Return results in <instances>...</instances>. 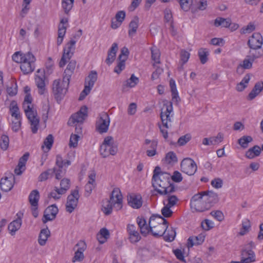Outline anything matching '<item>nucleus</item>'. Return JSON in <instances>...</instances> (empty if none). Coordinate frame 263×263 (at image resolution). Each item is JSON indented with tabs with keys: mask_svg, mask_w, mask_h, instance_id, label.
I'll list each match as a JSON object with an SVG mask.
<instances>
[{
	"mask_svg": "<svg viewBox=\"0 0 263 263\" xmlns=\"http://www.w3.org/2000/svg\"><path fill=\"white\" fill-rule=\"evenodd\" d=\"M170 86L172 92V100L176 101L177 103L179 102V101H180V98L178 96V93L176 88L175 82L174 80H170Z\"/></svg>",
	"mask_w": 263,
	"mask_h": 263,
	"instance_id": "obj_39",
	"label": "nucleus"
},
{
	"mask_svg": "<svg viewBox=\"0 0 263 263\" xmlns=\"http://www.w3.org/2000/svg\"><path fill=\"white\" fill-rule=\"evenodd\" d=\"M213 224L214 223L209 219H205L201 223V227L205 231H208L213 228L214 227Z\"/></svg>",
	"mask_w": 263,
	"mask_h": 263,
	"instance_id": "obj_64",
	"label": "nucleus"
},
{
	"mask_svg": "<svg viewBox=\"0 0 263 263\" xmlns=\"http://www.w3.org/2000/svg\"><path fill=\"white\" fill-rule=\"evenodd\" d=\"M139 18L136 16L134 19L130 22L129 24L128 35L129 36H132L135 34L138 28Z\"/></svg>",
	"mask_w": 263,
	"mask_h": 263,
	"instance_id": "obj_37",
	"label": "nucleus"
},
{
	"mask_svg": "<svg viewBox=\"0 0 263 263\" xmlns=\"http://www.w3.org/2000/svg\"><path fill=\"white\" fill-rule=\"evenodd\" d=\"M263 90V82H257L248 96V100H252Z\"/></svg>",
	"mask_w": 263,
	"mask_h": 263,
	"instance_id": "obj_26",
	"label": "nucleus"
},
{
	"mask_svg": "<svg viewBox=\"0 0 263 263\" xmlns=\"http://www.w3.org/2000/svg\"><path fill=\"white\" fill-rule=\"evenodd\" d=\"M167 199L163 201V204L170 207H173L175 205L178 201V199L175 195H171L170 194L166 195Z\"/></svg>",
	"mask_w": 263,
	"mask_h": 263,
	"instance_id": "obj_46",
	"label": "nucleus"
},
{
	"mask_svg": "<svg viewBox=\"0 0 263 263\" xmlns=\"http://www.w3.org/2000/svg\"><path fill=\"white\" fill-rule=\"evenodd\" d=\"M118 49V44L116 43H113L111 47L108 51L107 57L105 61L108 65L111 64L114 61Z\"/></svg>",
	"mask_w": 263,
	"mask_h": 263,
	"instance_id": "obj_27",
	"label": "nucleus"
},
{
	"mask_svg": "<svg viewBox=\"0 0 263 263\" xmlns=\"http://www.w3.org/2000/svg\"><path fill=\"white\" fill-rule=\"evenodd\" d=\"M50 232L48 228L42 229L40 233L38 242L42 246H44L48 239V238L50 236Z\"/></svg>",
	"mask_w": 263,
	"mask_h": 263,
	"instance_id": "obj_34",
	"label": "nucleus"
},
{
	"mask_svg": "<svg viewBox=\"0 0 263 263\" xmlns=\"http://www.w3.org/2000/svg\"><path fill=\"white\" fill-rule=\"evenodd\" d=\"M109 236V232L106 228H102L100 230L99 233L97 235V239L100 243H104Z\"/></svg>",
	"mask_w": 263,
	"mask_h": 263,
	"instance_id": "obj_41",
	"label": "nucleus"
},
{
	"mask_svg": "<svg viewBox=\"0 0 263 263\" xmlns=\"http://www.w3.org/2000/svg\"><path fill=\"white\" fill-rule=\"evenodd\" d=\"M248 45L252 49H257L261 47L263 44V39L259 33H254L250 37L248 41Z\"/></svg>",
	"mask_w": 263,
	"mask_h": 263,
	"instance_id": "obj_19",
	"label": "nucleus"
},
{
	"mask_svg": "<svg viewBox=\"0 0 263 263\" xmlns=\"http://www.w3.org/2000/svg\"><path fill=\"white\" fill-rule=\"evenodd\" d=\"M69 80H66L63 77V81L55 80L52 84V92L56 99L61 98L66 93L69 84Z\"/></svg>",
	"mask_w": 263,
	"mask_h": 263,
	"instance_id": "obj_6",
	"label": "nucleus"
},
{
	"mask_svg": "<svg viewBox=\"0 0 263 263\" xmlns=\"http://www.w3.org/2000/svg\"><path fill=\"white\" fill-rule=\"evenodd\" d=\"M165 160L168 163L176 162L177 161V158L174 152H170L166 154L165 156Z\"/></svg>",
	"mask_w": 263,
	"mask_h": 263,
	"instance_id": "obj_62",
	"label": "nucleus"
},
{
	"mask_svg": "<svg viewBox=\"0 0 263 263\" xmlns=\"http://www.w3.org/2000/svg\"><path fill=\"white\" fill-rule=\"evenodd\" d=\"M197 9L194 8L193 7L191 8V11L193 13H195L198 10H204L206 9L208 3L206 0H199L197 3Z\"/></svg>",
	"mask_w": 263,
	"mask_h": 263,
	"instance_id": "obj_55",
	"label": "nucleus"
},
{
	"mask_svg": "<svg viewBox=\"0 0 263 263\" xmlns=\"http://www.w3.org/2000/svg\"><path fill=\"white\" fill-rule=\"evenodd\" d=\"M24 56H25V53L17 51L12 55V59L15 62L21 64L24 58Z\"/></svg>",
	"mask_w": 263,
	"mask_h": 263,
	"instance_id": "obj_59",
	"label": "nucleus"
},
{
	"mask_svg": "<svg viewBox=\"0 0 263 263\" xmlns=\"http://www.w3.org/2000/svg\"><path fill=\"white\" fill-rule=\"evenodd\" d=\"M76 64L77 62L74 60H71L68 63L66 69L65 70L63 76L66 80H70L71 76L75 70Z\"/></svg>",
	"mask_w": 263,
	"mask_h": 263,
	"instance_id": "obj_28",
	"label": "nucleus"
},
{
	"mask_svg": "<svg viewBox=\"0 0 263 263\" xmlns=\"http://www.w3.org/2000/svg\"><path fill=\"white\" fill-rule=\"evenodd\" d=\"M181 171L188 175H194L197 171V167L195 162L192 159L186 158L181 163Z\"/></svg>",
	"mask_w": 263,
	"mask_h": 263,
	"instance_id": "obj_12",
	"label": "nucleus"
},
{
	"mask_svg": "<svg viewBox=\"0 0 263 263\" xmlns=\"http://www.w3.org/2000/svg\"><path fill=\"white\" fill-rule=\"evenodd\" d=\"M137 222L140 230V232L143 235L146 236L149 233V225L146 224L144 219L138 217L137 218Z\"/></svg>",
	"mask_w": 263,
	"mask_h": 263,
	"instance_id": "obj_31",
	"label": "nucleus"
},
{
	"mask_svg": "<svg viewBox=\"0 0 263 263\" xmlns=\"http://www.w3.org/2000/svg\"><path fill=\"white\" fill-rule=\"evenodd\" d=\"M254 253L251 250H243L241 255V260L240 261H231V263H249L254 261Z\"/></svg>",
	"mask_w": 263,
	"mask_h": 263,
	"instance_id": "obj_22",
	"label": "nucleus"
},
{
	"mask_svg": "<svg viewBox=\"0 0 263 263\" xmlns=\"http://www.w3.org/2000/svg\"><path fill=\"white\" fill-rule=\"evenodd\" d=\"M79 138L80 136L78 134H71L69 140V146L70 147H76L78 145Z\"/></svg>",
	"mask_w": 263,
	"mask_h": 263,
	"instance_id": "obj_61",
	"label": "nucleus"
},
{
	"mask_svg": "<svg viewBox=\"0 0 263 263\" xmlns=\"http://www.w3.org/2000/svg\"><path fill=\"white\" fill-rule=\"evenodd\" d=\"M190 54L189 52L184 50H181L180 51V60L182 63V65L179 68L180 69H183V65L186 63L190 58Z\"/></svg>",
	"mask_w": 263,
	"mask_h": 263,
	"instance_id": "obj_52",
	"label": "nucleus"
},
{
	"mask_svg": "<svg viewBox=\"0 0 263 263\" xmlns=\"http://www.w3.org/2000/svg\"><path fill=\"white\" fill-rule=\"evenodd\" d=\"M128 204L134 209H139L142 205V197L140 195L132 194L127 196Z\"/></svg>",
	"mask_w": 263,
	"mask_h": 263,
	"instance_id": "obj_21",
	"label": "nucleus"
},
{
	"mask_svg": "<svg viewBox=\"0 0 263 263\" xmlns=\"http://www.w3.org/2000/svg\"><path fill=\"white\" fill-rule=\"evenodd\" d=\"M22 62L20 68L24 74H26L32 72L35 68V57L30 52L25 53V56Z\"/></svg>",
	"mask_w": 263,
	"mask_h": 263,
	"instance_id": "obj_8",
	"label": "nucleus"
},
{
	"mask_svg": "<svg viewBox=\"0 0 263 263\" xmlns=\"http://www.w3.org/2000/svg\"><path fill=\"white\" fill-rule=\"evenodd\" d=\"M108 200L111 202L116 210L118 211L122 209L123 198L119 189L115 188L112 190L110 198Z\"/></svg>",
	"mask_w": 263,
	"mask_h": 263,
	"instance_id": "obj_13",
	"label": "nucleus"
},
{
	"mask_svg": "<svg viewBox=\"0 0 263 263\" xmlns=\"http://www.w3.org/2000/svg\"><path fill=\"white\" fill-rule=\"evenodd\" d=\"M118 150V144L111 136L106 137L100 148V154L103 158L115 155Z\"/></svg>",
	"mask_w": 263,
	"mask_h": 263,
	"instance_id": "obj_4",
	"label": "nucleus"
},
{
	"mask_svg": "<svg viewBox=\"0 0 263 263\" xmlns=\"http://www.w3.org/2000/svg\"><path fill=\"white\" fill-rule=\"evenodd\" d=\"M261 152L260 148L257 145L254 146L250 148L246 153V156L249 159H252L260 155Z\"/></svg>",
	"mask_w": 263,
	"mask_h": 263,
	"instance_id": "obj_36",
	"label": "nucleus"
},
{
	"mask_svg": "<svg viewBox=\"0 0 263 263\" xmlns=\"http://www.w3.org/2000/svg\"><path fill=\"white\" fill-rule=\"evenodd\" d=\"M10 110L12 117H14L15 120H21L19 108L15 101H12L11 103Z\"/></svg>",
	"mask_w": 263,
	"mask_h": 263,
	"instance_id": "obj_42",
	"label": "nucleus"
},
{
	"mask_svg": "<svg viewBox=\"0 0 263 263\" xmlns=\"http://www.w3.org/2000/svg\"><path fill=\"white\" fill-rule=\"evenodd\" d=\"M87 116V107L86 106H82L80 110L77 112L73 114L69 120L68 124L70 125H72L73 124L76 123H83L84 120Z\"/></svg>",
	"mask_w": 263,
	"mask_h": 263,
	"instance_id": "obj_14",
	"label": "nucleus"
},
{
	"mask_svg": "<svg viewBox=\"0 0 263 263\" xmlns=\"http://www.w3.org/2000/svg\"><path fill=\"white\" fill-rule=\"evenodd\" d=\"M119 62H118L117 66L114 69V72L119 74L124 68L125 67V62L126 61V58H123V59L119 60Z\"/></svg>",
	"mask_w": 263,
	"mask_h": 263,
	"instance_id": "obj_60",
	"label": "nucleus"
},
{
	"mask_svg": "<svg viewBox=\"0 0 263 263\" xmlns=\"http://www.w3.org/2000/svg\"><path fill=\"white\" fill-rule=\"evenodd\" d=\"M110 124L109 115L105 112H101L96 122V128L100 133H106Z\"/></svg>",
	"mask_w": 263,
	"mask_h": 263,
	"instance_id": "obj_10",
	"label": "nucleus"
},
{
	"mask_svg": "<svg viewBox=\"0 0 263 263\" xmlns=\"http://www.w3.org/2000/svg\"><path fill=\"white\" fill-rule=\"evenodd\" d=\"M173 115L172 102L168 101L164 102L160 113V118L163 126L166 128H169L171 127V123L172 121Z\"/></svg>",
	"mask_w": 263,
	"mask_h": 263,
	"instance_id": "obj_5",
	"label": "nucleus"
},
{
	"mask_svg": "<svg viewBox=\"0 0 263 263\" xmlns=\"http://www.w3.org/2000/svg\"><path fill=\"white\" fill-rule=\"evenodd\" d=\"M208 55L209 52L206 49L201 48L199 50L198 56L202 64H205L207 62Z\"/></svg>",
	"mask_w": 263,
	"mask_h": 263,
	"instance_id": "obj_51",
	"label": "nucleus"
},
{
	"mask_svg": "<svg viewBox=\"0 0 263 263\" xmlns=\"http://www.w3.org/2000/svg\"><path fill=\"white\" fill-rule=\"evenodd\" d=\"M29 154L26 153L20 158L18 165L14 170V173L17 175H21L25 170V164L28 159Z\"/></svg>",
	"mask_w": 263,
	"mask_h": 263,
	"instance_id": "obj_23",
	"label": "nucleus"
},
{
	"mask_svg": "<svg viewBox=\"0 0 263 263\" xmlns=\"http://www.w3.org/2000/svg\"><path fill=\"white\" fill-rule=\"evenodd\" d=\"M151 50L152 60L157 64L160 63V52L159 50L156 47H152Z\"/></svg>",
	"mask_w": 263,
	"mask_h": 263,
	"instance_id": "obj_49",
	"label": "nucleus"
},
{
	"mask_svg": "<svg viewBox=\"0 0 263 263\" xmlns=\"http://www.w3.org/2000/svg\"><path fill=\"white\" fill-rule=\"evenodd\" d=\"M80 197L79 191L77 189L72 190L67 198L66 210L67 212L72 213L77 206Z\"/></svg>",
	"mask_w": 263,
	"mask_h": 263,
	"instance_id": "obj_11",
	"label": "nucleus"
},
{
	"mask_svg": "<svg viewBox=\"0 0 263 263\" xmlns=\"http://www.w3.org/2000/svg\"><path fill=\"white\" fill-rule=\"evenodd\" d=\"M74 0H62V6L65 13L68 14L72 9Z\"/></svg>",
	"mask_w": 263,
	"mask_h": 263,
	"instance_id": "obj_50",
	"label": "nucleus"
},
{
	"mask_svg": "<svg viewBox=\"0 0 263 263\" xmlns=\"http://www.w3.org/2000/svg\"><path fill=\"white\" fill-rule=\"evenodd\" d=\"M76 250L74 256L72 258V262H81L84 259V251L86 249V245L83 241H80L74 246L73 250Z\"/></svg>",
	"mask_w": 263,
	"mask_h": 263,
	"instance_id": "obj_16",
	"label": "nucleus"
},
{
	"mask_svg": "<svg viewBox=\"0 0 263 263\" xmlns=\"http://www.w3.org/2000/svg\"><path fill=\"white\" fill-rule=\"evenodd\" d=\"M22 225V220L20 217L11 222L8 226V230L11 235H14L16 232L17 231L21 228Z\"/></svg>",
	"mask_w": 263,
	"mask_h": 263,
	"instance_id": "obj_29",
	"label": "nucleus"
},
{
	"mask_svg": "<svg viewBox=\"0 0 263 263\" xmlns=\"http://www.w3.org/2000/svg\"><path fill=\"white\" fill-rule=\"evenodd\" d=\"M200 194L209 209L219 201L218 195L213 192H201Z\"/></svg>",
	"mask_w": 263,
	"mask_h": 263,
	"instance_id": "obj_17",
	"label": "nucleus"
},
{
	"mask_svg": "<svg viewBox=\"0 0 263 263\" xmlns=\"http://www.w3.org/2000/svg\"><path fill=\"white\" fill-rule=\"evenodd\" d=\"M9 143V137L5 135H3L1 137L0 147L3 151L7 149Z\"/></svg>",
	"mask_w": 263,
	"mask_h": 263,
	"instance_id": "obj_53",
	"label": "nucleus"
},
{
	"mask_svg": "<svg viewBox=\"0 0 263 263\" xmlns=\"http://www.w3.org/2000/svg\"><path fill=\"white\" fill-rule=\"evenodd\" d=\"M30 89L28 86L24 87V91L26 93L23 103V108L31 125V131L33 134L37 132L40 120L37 112L32 104V98L29 93Z\"/></svg>",
	"mask_w": 263,
	"mask_h": 263,
	"instance_id": "obj_2",
	"label": "nucleus"
},
{
	"mask_svg": "<svg viewBox=\"0 0 263 263\" xmlns=\"http://www.w3.org/2000/svg\"><path fill=\"white\" fill-rule=\"evenodd\" d=\"M73 52L65 48H64L63 55L59 62V66L60 67H64L66 65L68 60H69L73 56Z\"/></svg>",
	"mask_w": 263,
	"mask_h": 263,
	"instance_id": "obj_33",
	"label": "nucleus"
},
{
	"mask_svg": "<svg viewBox=\"0 0 263 263\" xmlns=\"http://www.w3.org/2000/svg\"><path fill=\"white\" fill-rule=\"evenodd\" d=\"M176 235L175 230L173 228H167L166 231H164L162 236L163 239L166 241L171 242L174 240Z\"/></svg>",
	"mask_w": 263,
	"mask_h": 263,
	"instance_id": "obj_35",
	"label": "nucleus"
},
{
	"mask_svg": "<svg viewBox=\"0 0 263 263\" xmlns=\"http://www.w3.org/2000/svg\"><path fill=\"white\" fill-rule=\"evenodd\" d=\"M59 212L58 208L55 204H52L49 206L44 211L43 218L42 219L44 223L48 221L54 220Z\"/></svg>",
	"mask_w": 263,
	"mask_h": 263,
	"instance_id": "obj_18",
	"label": "nucleus"
},
{
	"mask_svg": "<svg viewBox=\"0 0 263 263\" xmlns=\"http://www.w3.org/2000/svg\"><path fill=\"white\" fill-rule=\"evenodd\" d=\"M98 78V74L96 71L92 70L89 73L88 76L85 79V86L92 89L95 82L97 81Z\"/></svg>",
	"mask_w": 263,
	"mask_h": 263,
	"instance_id": "obj_30",
	"label": "nucleus"
},
{
	"mask_svg": "<svg viewBox=\"0 0 263 263\" xmlns=\"http://www.w3.org/2000/svg\"><path fill=\"white\" fill-rule=\"evenodd\" d=\"M139 82V79L133 74L130 78L127 80L123 84V88L124 89L125 87H134Z\"/></svg>",
	"mask_w": 263,
	"mask_h": 263,
	"instance_id": "obj_44",
	"label": "nucleus"
},
{
	"mask_svg": "<svg viewBox=\"0 0 263 263\" xmlns=\"http://www.w3.org/2000/svg\"><path fill=\"white\" fill-rule=\"evenodd\" d=\"M152 183L155 190L161 195H167L175 192V187L171 183V175L162 172L158 166L153 171Z\"/></svg>",
	"mask_w": 263,
	"mask_h": 263,
	"instance_id": "obj_1",
	"label": "nucleus"
},
{
	"mask_svg": "<svg viewBox=\"0 0 263 263\" xmlns=\"http://www.w3.org/2000/svg\"><path fill=\"white\" fill-rule=\"evenodd\" d=\"M55 164L56 166L52 169L53 175L54 174L55 178L60 180L65 175L66 172V168L63 167L64 161L61 156H57Z\"/></svg>",
	"mask_w": 263,
	"mask_h": 263,
	"instance_id": "obj_15",
	"label": "nucleus"
},
{
	"mask_svg": "<svg viewBox=\"0 0 263 263\" xmlns=\"http://www.w3.org/2000/svg\"><path fill=\"white\" fill-rule=\"evenodd\" d=\"M252 138L249 136H244L238 140V143L243 148L248 147V143L252 141Z\"/></svg>",
	"mask_w": 263,
	"mask_h": 263,
	"instance_id": "obj_56",
	"label": "nucleus"
},
{
	"mask_svg": "<svg viewBox=\"0 0 263 263\" xmlns=\"http://www.w3.org/2000/svg\"><path fill=\"white\" fill-rule=\"evenodd\" d=\"M250 80V74H246L242 79L241 81L237 85L236 87V89L238 91H242V90H243L247 87V84L249 83Z\"/></svg>",
	"mask_w": 263,
	"mask_h": 263,
	"instance_id": "obj_43",
	"label": "nucleus"
},
{
	"mask_svg": "<svg viewBox=\"0 0 263 263\" xmlns=\"http://www.w3.org/2000/svg\"><path fill=\"white\" fill-rule=\"evenodd\" d=\"M127 231L129 235V240L132 243H136L141 239V236L138 232L136 227L134 224H128Z\"/></svg>",
	"mask_w": 263,
	"mask_h": 263,
	"instance_id": "obj_20",
	"label": "nucleus"
},
{
	"mask_svg": "<svg viewBox=\"0 0 263 263\" xmlns=\"http://www.w3.org/2000/svg\"><path fill=\"white\" fill-rule=\"evenodd\" d=\"M64 194L60 189L57 186L48 194V198H53L55 200L61 198V195Z\"/></svg>",
	"mask_w": 263,
	"mask_h": 263,
	"instance_id": "obj_48",
	"label": "nucleus"
},
{
	"mask_svg": "<svg viewBox=\"0 0 263 263\" xmlns=\"http://www.w3.org/2000/svg\"><path fill=\"white\" fill-rule=\"evenodd\" d=\"M205 236V233H201L198 236L190 237L187 239L188 248L192 247L194 245L201 244L204 240Z\"/></svg>",
	"mask_w": 263,
	"mask_h": 263,
	"instance_id": "obj_24",
	"label": "nucleus"
},
{
	"mask_svg": "<svg viewBox=\"0 0 263 263\" xmlns=\"http://www.w3.org/2000/svg\"><path fill=\"white\" fill-rule=\"evenodd\" d=\"M45 79L44 73H42L41 76L36 75L35 77L36 85L39 88V93L40 95H43L46 90Z\"/></svg>",
	"mask_w": 263,
	"mask_h": 263,
	"instance_id": "obj_25",
	"label": "nucleus"
},
{
	"mask_svg": "<svg viewBox=\"0 0 263 263\" xmlns=\"http://www.w3.org/2000/svg\"><path fill=\"white\" fill-rule=\"evenodd\" d=\"M251 227L250 222L248 219H245L242 223V228L239 232L240 235H245L248 232Z\"/></svg>",
	"mask_w": 263,
	"mask_h": 263,
	"instance_id": "obj_57",
	"label": "nucleus"
},
{
	"mask_svg": "<svg viewBox=\"0 0 263 263\" xmlns=\"http://www.w3.org/2000/svg\"><path fill=\"white\" fill-rule=\"evenodd\" d=\"M149 232L155 237H161L168 228V222L160 215H152L149 220Z\"/></svg>",
	"mask_w": 263,
	"mask_h": 263,
	"instance_id": "obj_3",
	"label": "nucleus"
},
{
	"mask_svg": "<svg viewBox=\"0 0 263 263\" xmlns=\"http://www.w3.org/2000/svg\"><path fill=\"white\" fill-rule=\"evenodd\" d=\"M263 55V51L261 52L252 53L247 55L246 58L240 63L236 69V72L239 74H241L244 72V69H249L252 67L253 63L254 60L261 57Z\"/></svg>",
	"mask_w": 263,
	"mask_h": 263,
	"instance_id": "obj_7",
	"label": "nucleus"
},
{
	"mask_svg": "<svg viewBox=\"0 0 263 263\" xmlns=\"http://www.w3.org/2000/svg\"><path fill=\"white\" fill-rule=\"evenodd\" d=\"M70 181L69 179L64 178L61 180L59 189L64 194L70 189Z\"/></svg>",
	"mask_w": 263,
	"mask_h": 263,
	"instance_id": "obj_47",
	"label": "nucleus"
},
{
	"mask_svg": "<svg viewBox=\"0 0 263 263\" xmlns=\"http://www.w3.org/2000/svg\"><path fill=\"white\" fill-rule=\"evenodd\" d=\"M13 186V181L9 179L8 177L2 178L0 182V187L2 191L8 192L10 191Z\"/></svg>",
	"mask_w": 263,
	"mask_h": 263,
	"instance_id": "obj_32",
	"label": "nucleus"
},
{
	"mask_svg": "<svg viewBox=\"0 0 263 263\" xmlns=\"http://www.w3.org/2000/svg\"><path fill=\"white\" fill-rule=\"evenodd\" d=\"M193 0H180L179 3L180 7L184 11H187L192 7H191Z\"/></svg>",
	"mask_w": 263,
	"mask_h": 263,
	"instance_id": "obj_54",
	"label": "nucleus"
},
{
	"mask_svg": "<svg viewBox=\"0 0 263 263\" xmlns=\"http://www.w3.org/2000/svg\"><path fill=\"white\" fill-rule=\"evenodd\" d=\"M190 204L192 209L195 211L201 212L209 210L200 193L196 194L192 197Z\"/></svg>",
	"mask_w": 263,
	"mask_h": 263,
	"instance_id": "obj_9",
	"label": "nucleus"
},
{
	"mask_svg": "<svg viewBox=\"0 0 263 263\" xmlns=\"http://www.w3.org/2000/svg\"><path fill=\"white\" fill-rule=\"evenodd\" d=\"M40 198L39 192L37 190H33L29 196V202L31 206H37Z\"/></svg>",
	"mask_w": 263,
	"mask_h": 263,
	"instance_id": "obj_38",
	"label": "nucleus"
},
{
	"mask_svg": "<svg viewBox=\"0 0 263 263\" xmlns=\"http://www.w3.org/2000/svg\"><path fill=\"white\" fill-rule=\"evenodd\" d=\"M53 143V137L52 135L49 134L46 138L44 144L46 146V148L48 151H49L52 146Z\"/></svg>",
	"mask_w": 263,
	"mask_h": 263,
	"instance_id": "obj_63",
	"label": "nucleus"
},
{
	"mask_svg": "<svg viewBox=\"0 0 263 263\" xmlns=\"http://www.w3.org/2000/svg\"><path fill=\"white\" fill-rule=\"evenodd\" d=\"M113 206L111 202L106 199L103 201L102 211L105 215H109L112 213Z\"/></svg>",
	"mask_w": 263,
	"mask_h": 263,
	"instance_id": "obj_45",
	"label": "nucleus"
},
{
	"mask_svg": "<svg viewBox=\"0 0 263 263\" xmlns=\"http://www.w3.org/2000/svg\"><path fill=\"white\" fill-rule=\"evenodd\" d=\"M53 176V171L52 169H48L47 171L41 174L39 177L40 181H44L46 180L50 176Z\"/></svg>",
	"mask_w": 263,
	"mask_h": 263,
	"instance_id": "obj_58",
	"label": "nucleus"
},
{
	"mask_svg": "<svg viewBox=\"0 0 263 263\" xmlns=\"http://www.w3.org/2000/svg\"><path fill=\"white\" fill-rule=\"evenodd\" d=\"M231 24L230 18H224L222 17H217L215 20L214 25L216 27L222 26L223 27H228Z\"/></svg>",
	"mask_w": 263,
	"mask_h": 263,
	"instance_id": "obj_40",
	"label": "nucleus"
}]
</instances>
